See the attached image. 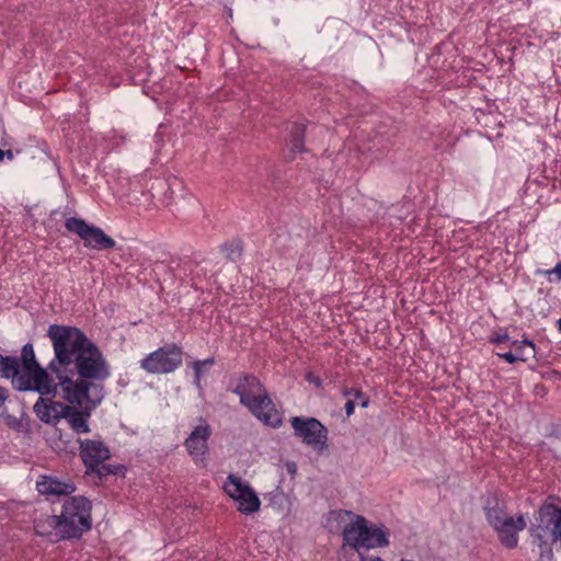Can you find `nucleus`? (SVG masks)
Masks as SVG:
<instances>
[{
    "instance_id": "f03ea898",
    "label": "nucleus",
    "mask_w": 561,
    "mask_h": 561,
    "mask_svg": "<svg viewBox=\"0 0 561 561\" xmlns=\"http://www.w3.org/2000/svg\"><path fill=\"white\" fill-rule=\"evenodd\" d=\"M0 379H10L19 392L56 396L54 379L37 360L30 342L22 346L20 356L0 354Z\"/></svg>"
},
{
    "instance_id": "412c9836",
    "label": "nucleus",
    "mask_w": 561,
    "mask_h": 561,
    "mask_svg": "<svg viewBox=\"0 0 561 561\" xmlns=\"http://www.w3.org/2000/svg\"><path fill=\"white\" fill-rule=\"evenodd\" d=\"M127 468L125 465L121 463H101L96 471H91L90 473L96 474L100 479H103L107 476H122L126 474Z\"/></svg>"
},
{
    "instance_id": "c9c22d12",
    "label": "nucleus",
    "mask_w": 561,
    "mask_h": 561,
    "mask_svg": "<svg viewBox=\"0 0 561 561\" xmlns=\"http://www.w3.org/2000/svg\"><path fill=\"white\" fill-rule=\"evenodd\" d=\"M194 363H199L201 367L203 368L204 365H209V366L214 365L215 364V359H214V357H208V358H206L204 360H195Z\"/></svg>"
},
{
    "instance_id": "2f4dec72",
    "label": "nucleus",
    "mask_w": 561,
    "mask_h": 561,
    "mask_svg": "<svg viewBox=\"0 0 561 561\" xmlns=\"http://www.w3.org/2000/svg\"><path fill=\"white\" fill-rule=\"evenodd\" d=\"M346 416L350 417L355 410V401L352 398H347V401L344 405Z\"/></svg>"
},
{
    "instance_id": "4468645a",
    "label": "nucleus",
    "mask_w": 561,
    "mask_h": 561,
    "mask_svg": "<svg viewBox=\"0 0 561 561\" xmlns=\"http://www.w3.org/2000/svg\"><path fill=\"white\" fill-rule=\"evenodd\" d=\"M526 526L524 515L519 514L516 518L508 516L492 528L497 534L500 542L505 548L513 549L518 545V531L525 529Z\"/></svg>"
},
{
    "instance_id": "2eb2a0df",
    "label": "nucleus",
    "mask_w": 561,
    "mask_h": 561,
    "mask_svg": "<svg viewBox=\"0 0 561 561\" xmlns=\"http://www.w3.org/2000/svg\"><path fill=\"white\" fill-rule=\"evenodd\" d=\"M41 396L33 407L35 415L47 425L55 426L62 419L66 403L54 401L53 399L43 398Z\"/></svg>"
},
{
    "instance_id": "bb28decb",
    "label": "nucleus",
    "mask_w": 561,
    "mask_h": 561,
    "mask_svg": "<svg viewBox=\"0 0 561 561\" xmlns=\"http://www.w3.org/2000/svg\"><path fill=\"white\" fill-rule=\"evenodd\" d=\"M4 420H5V423H7V425L9 427H11V428H13V430H15L18 432L22 431L23 425H22V421L21 420L16 419L15 416L10 415V414H7L4 416Z\"/></svg>"
},
{
    "instance_id": "1a4fd4ad",
    "label": "nucleus",
    "mask_w": 561,
    "mask_h": 561,
    "mask_svg": "<svg viewBox=\"0 0 561 561\" xmlns=\"http://www.w3.org/2000/svg\"><path fill=\"white\" fill-rule=\"evenodd\" d=\"M65 228L78 234L83 240L84 247L96 251H105L114 249L115 240L107 236L103 229L98 226L88 224L82 218L70 217L65 221Z\"/></svg>"
},
{
    "instance_id": "c756f323",
    "label": "nucleus",
    "mask_w": 561,
    "mask_h": 561,
    "mask_svg": "<svg viewBox=\"0 0 561 561\" xmlns=\"http://www.w3.org/2000/svg\"><path fill=\"white\" fill-rule=\"evenodd\" d=\"M193 370H194V383L201 388V379L203 376V368L201 367L199 363H193Z\"/></svg>"
},
{
    "instance_id": "9b49d317",
    "label": "nucleus",
    "mask_w": 561,
    "mask_h": 561,
    "mask_svg": "<svg viewBox=\"0 0 561 561\" xmlns=\"http://www.w3.org/2000/svg\"><path fill=\"white\" fill-rule=\"evenodd\" d=\"M224 489L231 499L238 502V511L240 513L250 515L260 510L261 501L257 494L240 477L230 473L224 484Z\"/></svg>"
},
{
    "instance_id": "72a5a7b5",
    "label": "nucleus",
    "mask_w": 561,
    "mask_h": 561,
    "mask_svg": "<svg viewBox=\"0 0 561 561\" xmlns=\"http://www.w3.org/2000/svg\"><path fill=\"white\" fill-rule=\"evenodd\" d=\"M9 398V391L7 388L0 386V407L2 404H4V402L8 400Z\"/></svg>"
},
{
    "instance_id": "e433bc0d",
    "label": "nucleus",
    "mask_w": 561,
    "mask_h": 561,
    "mask_svg": "<svg viewBox=\"0 0 561 561\" xmlns=\"http://www.w3.org/2000/svg\"><path fill=\"white\" fill-rule=\"evenodd\" d=\"M287 468H288V471H289L290 473H293V474H294V473L296 472V463H295V462L288 463V465H287Z\"/></svg>"
},
{
    "instance_id": "ddd939ff",
    "label": "nucleus",
    "mask_w": 561,
    "mask_h": 561,
    "mask_svg": "<svg viewBox=\"0 0 561 561\" xmlns=\"http://www.w3.org/2000/svg\"><path fill=\"white\" fill-rule=\"evenodd\" d=\"M79 456L85 472L96 471L99 465L111 458V450L101 439L78 438Z\"/></svg>"
},
{
    "instance_id": "aec40b11",
    "label": "nucleus",
    "mask_w": 561,
    "mask_h": 561,
    "mask_svg": "<svg viewBox=\"0 0 561 561\" xmlns=\"http://www.w3.org/2000/svg\"><path fill=\"white\" fill-rule=\"evenodd\" d=\"M511 343L515 354L523 355L520 362H526L536 356V345L531 340L524 337L522 341L513 340Z\"/></svg>"
},
{
    "instance_id": "dca6fc26",
    "label": "nucleus",
    "mask_w": 561,
    "mask_h": 561,
    "mask_svg": "<svg viewBox=\"0 0 561 561\" xmlns=\"http://www.w3.org/2000/svg\"><path fill=\"white\" fill-rule=\"evenodd\" d=\"M36 489L39 494L50 495H70L76 491V485L72 482H64L50 476H43L36 483Z\"/></svg>"
},
{
    "instance_id": "7ed1b4c3",
    "label": "nucleus",
    "mask_w": 561,
    "mask_h": 561,
    "mask_svg": "<svg viewBox=\"0 0 561 561\" xmlns=\"http://www.w3.org/2000/svg\"><path fill=\"white\" fill-rule=\"evenodd\" d=\"M228 390L238 396L240 404L264 425L278 428L283 424L282 412L255 375L238 374L230 380Z\"/></svg>"
},
{
    "instance_id": "f8f14e48",
    "label": "nucleus",
    "mask_w": 561,
    "mask_h": 561,
    "mask_svg": "<svg viewBox=\"0 0 561 561\" xmlns=\"http://www.w3.org/2000/svg\"><path fill=\"white\" fill-rule=\"evenodd\" d=\"M199 422L185 438L183 445L195 465L205 467L209 453L208 440L211 436V427L203 417L199 419Z\"/></svg>"
},
{
    "instance_id": "f3484780",
    "label": "nucleus",
    "mask_w": 561,
    "mask_h": 561,
    "mask_svg": "<svg viewBox=\"0 0 561 561\" xmlns=\"http://www.w3.org/2000/svg\"><path fill=\"white\" fill-rule=\"evenodd\" d=\"M34 531L37 536L44 538L55 537L53 541H62L60 539L61 526L57 515H44L34 520Z\"/></svg>"
},
{
    "instance_id": "20e7f679",
    "label": "nucleus",
    "mask_w": 561,
    "mask_h": 561,
    "mask_svg": "<svg viewBox=\"0 0 561 561\" xmlns=\"http://www.w3.org/2000/svg\"><path fill=\"white\" fill-rule=\"evenodd\" d=\"M330 514L340 524L350 518L342 529V541L344 547L358 552L359 559L364 557L363 550L386 548L390 545V530L383 524L371 523L363 515L348 510L331 511Z\"/></svg>"
},
{
    "instance_id": "cd10ccee",
    "label": "nucleus",
    "mask_w": 561,
    "mask_h": 561,
    "mask_svg": "<svg viewBox=\"0 0 561 561\" xmlns=\"http://www.w3.org/2000/svg\"><path fill=\"white\" fill-rule=\"evenodd\" d=\"M490 343L492 344H496V345H500L504 342H507L510 341V337L507 335V333H493L491 336H490Z\"/></svg>"
},
{
    "instance_id": "39448f33",
    "label": "nucleus",
    "mask_w": 561,
    "mask_h": 561,
    "mask_svg": "<svg viewBox=\"0 0 561 561\" xmlns=\"http://www.w3.org/2000/svg\"><path fill=\"white\" fill-rule=\"evenodd\" d=\"M556 499L550 496L538 507L529 527L531 543L548 559L553 549L561 550V507L551 501Z\"/></svg>"
},
{
    "instance_id": "a211bd4d",
    "label": "nucleus",
    "mask_w": 561,
    "mask_h": 561,
    "mask_svg": "<svg viewBox=\"0 0 561 561\" xmlns=\"http://www.w3.org/2000/svg\"><path fill=\"white\" fill-rule=\"evenodd\" d=\"M485 518L491 527H494L501 520L506 519L508 515L500 506V500L496 495L490 494L483 503Z\"/></svg>"
},
{
    "instance_id": "4be33fe9",
    "label": "nucleus",
    "mask_w": 561,
    "mask_h": 561,
    "mask_svg": "<svg viewBox=\"0 0 561 561\" xmlns=\"http://www.w3.org/2000/svg\"><path fill=\"white\" fill-rule=\"evenodd\" d=\"M273 245L279 254H287L293 249L291 234L286 230L277 231L273 240Z\"/></svg>"
},
{
    "instance_id": "5701e85b",
    "label": "nucleus",
    "mask_w": 561,
    "mask_h": 561,
    "mask_svg": "<svg viewBox=\"0 0 561 561\" xmlns=\"http://www.w3.org/2000/svg\"><path fill=\"white\" fill-rule=\"evenodd\" d=\"M342 394L345 398H352L355 402L358 401L360 408H367L369 405V398L358 388H343Z\"/></svg>"
},
{
    "instance_id": "4c0bfd02",
    "label": "nucleus",
    "mask_w": 561,
    "mask_h": 561,
    "mask_svg": "<svg viewBox=\"0 0 561 561\" xmlns=\"http://www.w3.org/2000/svg\"><path fill=\"white\" fill-rule=\"evenodd\" d=\"M558 330L561 332V318L557 321Z\"/></svg>"
},
{
    "instance_id": "423d86ee",
    "label": "nucleus",
    "mask_w": 561,
    "mask_h": 561,
    "mask_svg": "<svg viewBox=\"0 0 561 561\" xmlns=\"http://www.w3.org/2000/svg\"><path fill=\"white\" fill-rule=\"evenodd\" d=\"M92 505L83 495L68 497L57 515L61 526L60 539H80L92 527Z\"/></svg>"
},
{
    "instance_id": "b1692460",
    "label": "nucleus",
    "mask_w": 561,
    "mask_h": 561,
    "mask_svg": "<svg viewBox=\"0 0 561 561\" xmlns=\"http://www.w3.org/2000/svg\"><path fill=\"white\" fill-rule=\"evenodd\" d=\"M221 250L226 253V257L231 261H237L242 255L240 241L226 242L221 245Z\"/></svg>"
},
{
    "instance_id": "9d476101",
    "label": "nucleus",
    "mask_w": 561,
    "mask_h": 561,
    "mask_svg": "<svg viewBox=\"0 0 561 561\" xmlns=\"http://www.w3.org/2000/svg\"><path fill=\"white\" fill-rule=\"evenodd\" d=\"M294 434L302 443L321 453L328 448V428L316 417L293 416L289 420Z\"/></svg>"
},
{
    "instance_id": "6e6552de",
    "label": "nucleus",
    "mask_w": 561,
    "mask_h": 561,
    "mask_svg": "<svg viewBox=\"0 0 561 561\" xmlns=\"http://www.w3.org/2000/svg\"><path fill=\"white\" fill-rule=\"evenodd\" d=\"M183 363V348L178 344H167L148 354L140 360V367L148 374L167 375L176 370Z\"/></svg>"
},
{
    "instance_id": "7c9ffc66",
    "label": "nucleus",
    "mask_w": 561,
    "mask_h": 561,
    "mask_svg": "<svg viewBox=\"0 0 561 561\" xmlns=\"http://www.w3.org/2000/svg\"><path fill=\"white\" fill-rule=\"evenodd\" d=\"M547 436L561 440V423L551 424Z\"/></svg>"
},
{
    "instance_id": "a878e982",
    "label": "nucleus",
    "mask_w": 561,
    "mask_h": 561,
    "mask_svg": "<svg viewBox=\"0 0 561 561\" xmlns=\"http://www.w3.org/2000/svg\"><path fill=\"white\" fill-rule=\"evenodd\" d=\"M500 358L506 360L508 364H515L516 362H520L523 359V355H516L515 352L507 351L504 353H497L496 354Z\"/></svg>"
},
{
    "instance_id": "0eeeda50",
    "label": "nucleus",
    "mask_w": 561,
    "mask_h": 561,
    "mask_svg": "<svg viewBox=\"0 0 561 561\" xmlns=\"http://www.w3.org/2000/svg\"><path fill=\"white\" fill-rule=\"evenodd\" d=\"M61 392L62 399L68 402L66 408H64L65 412L61 414L62 419L67 421L75 434L90 433L89 420L93 411L101 405L105 397L83 393V396L73 398L72 394L68 396L69 390H61Z\"/></svg>"
},
{
    "instance_id": "c85d7f7f",
    "label": "nucleus",
    "mask_w": 561,
    "mask_h": 561,
    "mask_svg": "<svg viewBox=\"0 0 561 561\" xmlns=\"http://www.w3.org/2000/svg\"><path fill=\"white\" fill-rule=\"evenodd\" d=\"M305 379L309 383L314 385L316 388L322 387V379L319 376L314 375L312 371H307L305 375Z\"/></svg>"
},
{
    "instance_id": "473e14b6",
    "label": "nucleus",
    "mask_w": 561,
    "mask_h": 561,
    "mask_svg": "<svg viewBox=\"0 0 561 561\" xmlns=\"http://www.w3.org/2000/svg\"><path fill=\"white\" fill-rule=\"evenodd\" d=\"M545 274H547V275L556 274L557 279L561 282V262L557 263V265L553 268L545 271Z\"/></svg>"
},
{
    "instance_id": "393cba45",
    "label": "nucleus",
    "mask_w": 561,
    "mask_h": 561,
    "mask_svg": "<svg viewBox=\"0 0 561 561\" xmlns=\"http://www.w3.org/2000/svg\"><path fill=\"white\" fill-rule=\"evenodd\" d=\"M312 253L310 249H306L299 256L297 268L309 271L312 266Z\"/></svg>"
},
{
    "instance_id": "f257e3e1",
    "label": "nucleus",
    "mask_w": 561,
    "mask_h": 561,
    "mask_svg": "<svg viewBox=\"0 0 561 561\" xmlns=\"http://www.w3.org/2000/svg\"><path fill=\"white\" fill-rule=\"evenodd\" d=\"M54 357L46 367L58 388L69 390L68 396L93 394L105 397L103 381L111 368L100 347L77 327L50 324L47 330Z\"/></svg>"
},
{
    "instance_id": "6ab92c4d",
    "label": "nucleus",
    "mask_w": 561,
    "mask_h": 561,
    "mask_svg": "<svg viewBox=\"0 0 561 561\" xmlns=\"http://www.w3.org/2000/svg\"><path fill=\"white\" fill-rule=\"evenodd\" d=\"M306 125L300 123H293L289 129L288 145L290 151L294 153L306 152L305 137H306Z\"/></svg>"
},
{
    "instance_id": "f704fd0d",
    "label": "nucleus",
    "mask_w": 561,
    "mask_h": 561,
    "mask_svg": "<svg viewBox=\"0 0 561 561\" xmlns=\"http://www.w3.org/2000/svg\"><path fill=\"white\" fill-rule=\"evenodd\" d=\"M4 157H8L9 159H13V151L11 149H9V150L0 149V161H2Z\"/></svg>"
}]
</instances>
